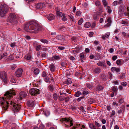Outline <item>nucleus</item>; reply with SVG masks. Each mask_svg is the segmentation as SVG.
<instances>
[{
	"label": "nucleus",
	"mask_w": 129,
	"mask_h": 129,
	"mask_svg": "<svg viewBox=\"0 0 129 129\" xmlns=\"http://www.w3.org/2000/svg\"><path fill=\"white\" fill-rule=\"evenodd\" d=\"M23 29L26 31L30 33L37 34L42 29L41 25L33 21L25 23Z\"/></svg>",
	"instance_id": "1"
},
{
	"label": "nucleus",
	"mask_w": 129,
	"mask_h": 129,
	"mask_svg": "<svg viewBox=\"0 0 129 129\" xmlns=\"http://www.w3.org/2000/svg\"><path fill=\"white\" fill-rule=\"evenodd\" d=\"M15 95V91L13 90H10L7 91L4 94V98H0V103L3 105V109L6 110L7 109L8 104L9 103L7 99L10 100L13 95Z\"/></svg>",
	"instance_id": "2"
},
{
	"label": "nucleus",
	"mask_w": 129,
	"mask_h": 129,
	"mask_svg": "<svg viewBox=\"0 0 129 129\" xmlns=\"http://www.w3.org/2000/svg\"><path fill=\"white\" fill-rule=\"evenodd\" d=\"M8 9L7 5L5 4L1 5L0 6V16L4 17L8 12Z\"/></svg>",
	"instance_id": "3"
},
{
	"label": "nucleus",
	"mask_w": 129,
	"mask_h": 129,
	"mask_svg": "<svg viewBox=\"0 0 129 129\" xmlns=\"http://www.w3.org/2000/svg\"><path fill=\"white\" fill-rule=\"evenodd\" d=\"M16 16L14 13L10 14L8 18V21L12 24L15 25L18 22Z\"/></svg>",
	"instance_id": "4"
},
{
	"label": "nucleus",
	"mask_w": 129,
	"mask_h": 129,
	"mask_svg": "<svg viewBox=\"0 0 129 129\" xmlns=\"http://www.w3.org/2000/svg\"><path fill=\"white\" fill-rule=\"evenodd\" d=\"M10 103V104L12 105L13 106V109L15 112L19 111L20 109V106L16 103H14L12 101L9 102Z\"/></svg>",
	"instance_id": "5"
},
{
	"label": "nucleus",
	"mask_w": 129,
	"mask_h": 129,
	"mask_svg": "<svg viewBox=\"0 0 129 129\" xmlns=\"http://www.w3.org/2000/svg\"><path fill=\"white\" fill-rule=\"evenodd\" d=\"M0 77L4 83H6L7 80V76L6 72L5 71L0 72Z\"/></svg>",
	"instance_id": "6"
},
{
	"label": "nucleus",
	"mask_w": 129,
	"mask_h": 129,
	"mask_svg": "<svg viewBox=\"0 0 129 129\" xmlns=\"http://www.w3.org/2000/svg\"><path fill=\"white\" fill-rule=\"evenodd\" d=\"M29 93L31 95L36 96L39 93V90L37 88H32L29 90Z\"/></svg>",
	"instance_id": "7"
},
{
	"label": "nucleus",
	"mask_w": 129,
	"mask_h": 129,
	"mask_svg": "<svg viewBox=\"0 0 129 129\" xmlns=\"http://www.w3.org/2000/svg\"><path fill=\"white\" fill-rule=\"evenodd\" d=\"M72 118L70 117L67 118L65 117V123H68V125L66 124H65V126L71 127L73 125V123L72 122V120L71 119Z\"/></svg>",
	"instance_id": "8"
},
{
	"label": "nucleus",
	"mask_w": 129,
	"mask_h": 129,
	"mask_svg": "<svg viewBox=\"0 0 129 129\" xmlns=\"http://www.w3.org/2000/svg\"><path fill=\"white\" fill-rule=\"evenodd\" d=\"M106 22H107V23L104 25V27H108L110 26L111 25V23H112V20L110 17H108L106 18Z\"/></svg>",
	"instance_id": "9"
},
{
	"label": "nucleus",
	"mask_w": 129,
	"mask_h": 129,
	"mask_svg": "<svg viewBox=\"0 0 129 129\" xmlns=\"http://www.w3.org/2000/svg\"><path fill=\"white\" fill-rule=\"evenodd\" d=\"M22 70L21 68L18 69L16 72V76L18 77H20L21 76L22 72Z\"/></svg>",
	"instance_id": "10"
},
{
	"label": "nucleus",
	"mask_w": 129,
	"mask_h": 129,
	"mask_svg": "<svg viewBox=\"0 0 129 129\" xmlns=\"http://www.w3.org/2000/svg\"><path fill=\"white\" fill-rule=\"evenodd\" d=\"M34 100L33 99H31L29 100L27 102V105L28 106L30 107L33 106L35 105Z\"/></svg>",
	"instance_id": "11"
},
{
	"label": "nucleus",
	"mask_w": 129,
	"mask_h": 129,
	"mask_svg": "<svg viewBox=\"0 0 129 129\" xmlns=\"http://www.w3.org/2000/svg\"><path fill=\"white\" fill-rule=\"evenodd\" d=\"M26 93L24 91H21L19 93V96L20 97V100H21V99L24 98L26 96Z\"/></svg>",
	"instance_id": "12"
},
{
	"label": "nucleus",
	"mask_w": 129,
	"mask_h": 129,
	"mask_svg": "<svg viewBox=\"0 0 129 129\" xmlns=\"http://www.w3.org/2000/svg\"><path fill=\"white\" fill-rule=\"evenodd\" d=\"M37 8L38 9H41L45 7V5L42 3H40L36 5Z\"/></svg>",
	"instance_id": "13"
},
{
	"label": "nucleus",
	"mask_w": 129,
	"mask_h": 129,
	"mask_svg": "<svg viewBox=\"0 0 129 129\" xmlns=\"http://www.w3.org/2000/svg\"><path fill=\"white\" fill-rule=\"evenodd\" d=\"M55 16L52 14H50L47 16V18L49 20H51L54 19L55 18Z\"/></svg>",
	"instance_id": "14"
},
{
	"label": "nucleus",
	"mask_w": 129,
	"mask_h": 129,
	"mask_svg": "<svg viewBox=\"0 0 129 129\" xmlns=\"http://www.w3.org/2000/svg\"><path fill=\"white\" fill-rule=\"evenodd\" d=\"M57 14L58 16L60 17H61L63 16L62 20H64V16L63 15L62 13L61 12H59V11H57Z\"/></svg>",
	"instance_id": "15"
},
{
	"label": "nucleus",
	"mask_w": 129,
	"mask_h": 129,
	"mask_svg": "<svg viewBox=\"0 0 129 129\" xmlns=\"http://www.w3.org/2000/svg\"><path fill=\"white\" fill-rule=\"evenodd\" d=\"M50 70L52 72H54L55 70V67L53 63L50 64L49 66Z\"/></svg>",
	"instance_id": "16"
},
{
	"label": "nucleus",
	"mask_w": 129,
	"mask_h": 129,
	"mask_svg": "<svg viewBox=\"0 0 129 129\" xmlns=\"http://www.w3.org/2000/svg\"><path fill=\"white\" fill-rule=\"evenodd\" d=\"M97 65L99 66L105 67V63L103 61H100L99 62L97 63Z\"/></svg>",
	"instance_id": "17"
},
{
	"label": "nucleus",
	"mask_w": 129,
	"mask_h": 129,
	"mask_svg": "<svg viewBox=\"0 0 129 129\" xmlns=\"http://www.w3.org/2000/svg\"><path fill=\"white\" fill-rule=\"evenodd\" d=\"M8 54L7 53H2L0 54V60L2 59L5 56L7 55Z\"/></svg>",
	"instance_id": "18"
},
{
	"label": "nucleus",
	"mask_w": 129,
	"mask_h": 129,
	"mask_svg": "<svg viewBox=\"0 0 129 129\" xmlns=\"http://www.w3.org/2000/svg\"><path fill=\"white\" fill-rule=\"evenodd\" d=\"M101 71V70L99 68H97L95 69L94 70V72L96 74L100 73Z\"/></svg>",
	"instance_id": "19"
},
{
	"label": "nucleus",
	"mask_w": 129,
	"mask_h": 129,
	"mask_svg": "<svg viewBox=\"0 0 129 129\" xmlns=\"http://www.w3.org/2000/svg\"><path fill=\"white\" fill-rule=\"evenodd\" d=\"M52 58L53 60H58L60 58V56H57L56 55H55L52 57Z\"/></svg>",
	"instance_id": "20"
},
{
	"label": "nucleus",
	"mask_w": 129,
	"mask_h": 129,
	"mask_svg": "<svg viewBox=\"0 0 129 129\" xmlns=\"http://www.w3.org/2000/svg\"><path fill=\"white\" fill-rule=\"evenodd\" d=\"M41 42L44 44H48L49 43V41L45 39H42L40 40Z\"/></svg>",
	"instance_id": "21"
},
{
	"label": "nucleus",
	"mask_w": 129,
	"mask_h": 129,
	"mask_svg": "<svg viewBox=\"0 0 129 129\" xmlns=\"http://www.w3.org/2000/svg\"><path fill=\"white\" fill-rule=\"evenodd\" d=\"M48 89L51 92H52L54 89V87L51 84H50L48 86Z\"/></svg>",
	"instance_id": "22"
},
{
	"label": "nucleus",
	"mask_w": 129,
	"mask_h": 129,
	"mask_svg": "<svg viewBox=\"0 0 129 129\" xmlns=\"http://www.w3.org/2000/svg\"><path fill=\"white\" fill-rule=\"evenodd\" d=\"M91 26V24L90 23L88 22H86L84 25V26L86 28H88Z\"/></svg>",
	"instance_id": "23"
},
{
	"label": "nucleus",
	"mask_w": 129,
	"mask_h": 129,
	"mask_svg": "<svg viewBox=\"0 0 129 129\" xmlns=\"http://www.w3.org/2000/svg\"><path fill=\"white\" fill-rule=\"evenodd\" d=\"M34 72L35 74H38L39 72V70L38 69H36L34 70Z\"/></svg>",
	"instance_id": "24"
},
{
	"label": "nucleus",
	"mask_w": 129,
	"mask_h": 129,
	"mask_svg": "<svg viewBox=\"0 0 129 129\" xmlns=\"http://www.w3.org/2000/svg\"><path fill=\"white\" fill-rule=\"evenodd\" d=\"M72 83L71 80L70 78H68L67 80V81L65 82V84H69L71 83Z\"/></svg>",
	"instance_id": "25"
},
{
	"label": "nucleus",
	"mask_w": 129,
	"mask_h": 129,
	"mask_svg": "<svg viewBox=\"0 0 129 129\" xmlns=\"http://www.w3.org/2000/svg\"><path fill=\"white\" fill-rule=\"evenodd\" d=\"M103 88L104 87L103 86L100 85L98 86L97 87V90L99 91L102 90Z\"/></svg>",
	"instance_id": "26"
},
{
	"label": "nucleus",
	"mask_w": 129,
	"mask_h": 129,
	"mask_svg": "<svg viewBox=\"0 0 129 129\" xmlns=\"http://www.w3.org/2000/svg\"><path fill=\"white\" fill-rule=\"evenodd\" d=\"M115 114L116 113L115 111L114 110H113L112 112L111 113V114L110 116L111 117H112L114 115H115Z\"/></svg>",
	"instance_id": "27"
},
{
	"label": "nucleus",
	"mask_w": 129,
	"mask_h": 129,
	"mask_svg": "<svg viewBox=\"0 0 129 129\" xmlns=\"http://www.w3.org/2000/svg\"><path fill=\"white\" fill-rule=\"evenodd\" d=\"M121 23L122 24H124L128 26V23L127 22L124 21H122Z\"/></svg>",
	"instance_id": "28"
},
{
	"label": "nucleus",
	"mask_w": 129,
	"mask_h": 129,
	"mask_svg": "<svg viewBox=\"0 0 129 129\" xmlns=\"http://www.w3.org/2000/svg\"><path fill=\"white\" fill-rule=\"evenodd\" d=\"M81 93L80 91H77L75 94V96L76 97H78L81 94Z\"/></svg>",
	"instance_id": "29"
},
{
	"label": "nucleus",
	"mask_w": 129,
	"mask_h": 129,
	"mask_svg": "<svg viewBox=\"0 0 129 129\" xmlns=\"http://www.w3.org/2000/svg\"><path fill=\"white\" fill-rule=\"evenodd\" d=\"M96 57L95 58L96 60H99L101 59V56L99 54L97 53L96 54Z\"/></svg>",
	"instance_id": "30"
},
{
	"label": "nucleus",
	"mask_w": 129,
	"mask_h": 129,
	"mask_svg": "<svg viewBox=\"0 0 129 129\" xmlns=\"http://www.w3.org/2000/svg\"><path fill=\"white\" fill-rule=\"evenodd\" d=\"M25 58L27 60H30L31 58V56L29 55H27L25 56Z\"/></svg>",
	"instance_id": "31"
},
{
	"label": "nucleus",
	"mask_w": 129,
	"mask_h": 129,
	"mask_svg": "<svg viewBox=\"0 0 129 129\" xmlns=\"http://www.w3.org/2000/svg\"><path fill=\"white\" fill-rule=\"evenodd\" d=\"M102 3L104 7H105L107 5V2L106 0H103Z\"/></svg>",
	"instance_id": "32"
},
{
	"label": "nucleus",
	"mask_w": 129,
	"mask_h": 129,
	"mask_svg": "<svg viewBox=\"0 0 129 129\" xmlns=\"http://www.w3.org/2000/svg\"><path fill=\"white\" fill-rule=\"evenodd\" d=\"M41 47V46L40 45H38L36 47V50L37 51H39Z\"/></svg>",
	"instance_id": "33"
},
{
	"label": "nucleus",
	"mask_w": 129,
	"mask_h": 129,
	"mask_svg": "<svg viewBox=\"0 0 129 129\" xmlns=\"http://www.w3.org/2000/svg\"><path fill=\"white\" fill-rule=\"evenodd\" d=\"M86 86L89 89H91L92 88V86L88 83H87L86 84Z\"/></svg>",
	"instance_id": "34"
},
{
	"label": "nucleus",
	"mask_w": 129,
	"mask_h": 129,
	"mask_svg": "<svg viewBox=\"0 0 129 129\" xmlns=\"http://www.w3.org/2000/svg\"><path fill=\"white\" fill-rule=\"evenodd\" d=\"M53 98L55 100H56L57 98V95L56 93H55L53 94Z\"/></svg>",
	"instance_id": "35"
},
{
	"label": "nucleus",
	"mask_w": 129,
	"mask_h": 129,
	"mask_svg": "<svg viewBox=\"0 0 129 129\" xmlns=\"http://www.w3.org/2000/svg\"><path fill=\"white\" fill-rule=\"evenodd\" d=\"M101 4V3L98 1H96L95 2V5L97 6H100V5Z\"/></svg>",
	"instance_id": "36"
},
{
	"label": "nucleus",
	"mask_w": 129,
	"mask_h": 129,
	"mask_svg": "<svg viewBox=\"0 0 129 129\" xmlns=\"http://www.w3.org/2000/svg\"><path fill=\"white\" fill-rule=\"evenodd\" d=\"M116 64L118 65H119L121 64V62L120 60L118 59L116 61Z\"/></svg>",
	"instance_id": "37"
},
{
	"label": "nucleus",
	"mask_w": 129,
	"mask_h": 129,
	"mask_svg": "<svg viewBox=\"0 0 129 129\" xmlns=\"http://www.w3.org/2000/svg\"><path fill=\"white\" fill-rule=\"evenodd\" d=\"M41 50L44 51H46L48 50V49L46 47H43L42 48Z\"/></svg>",
	"instance_id": "38"
},
{
	"label": "nucleus",
	"mask_w": 129,
	"mask_h": 129,
	"mask_svg": "<svg viewBox=\"0 0 129 129\" xmlns=\"http://www.w3.org/2000/svg\"><path fill=\"white\" fill-rule=\"evenodd\" d=\"M33 45L34 46L36 47L38 45V43L36 41H34L33 43Z\"/></svg>",
	"instance_id": "39"
},
{
	"label": "nucleus",
	"mask_w": 129,
	"mask_h": 129,
	"mask_svg": "<svg viewBox=\"0 0 129 129\" xmlns=\"http://www.w3.org/2000/svg\"><path fill=\"white\" fill-rule=\"evenodd\" d=\"M83 22V20L82 19H81L80 20L78 21V24L79 25L81 24L82 22Z\"/></svg>",
	"instance_id": "40"
},
{
	"label": "nucleus",
	"mask_w": 129,
	"mask_h": 129,
	"mask_svg": "<svg viewBox=\"0 0 129 129\" xmlns=\"http://www.w3.org/2000/svg\"><path fill=\"white\" fill-rule=\"evenodd\" d=\"M76 15L78 16H80L81 15V13L79 11H77L76 12Z\"/></svg>",
	"instance_id": "41"
},
{
	"label": "nucleus",
	"mask_w": 129,
	"mask_h": 129,
	"mask_svg": "<svg viewBox=\"0 0 129 129\" xmlns=\"http://www.w3.org/2000/svg\"><path fill=\"white\" fill-rule=\"evenodd\" d=\"M94 123L95 125L98 127H100L101 126V125H100V124L96 121H95Z\"/></svg>",
	"instance_id": "42"
},
{
	"label": "nucleus",
	"mask_w": 129,
	"mask_h": 129,
	"mask_svg": "<svg viewBox=\"0 0 129 129\" xmlns=\"http://www.w3.org/2000/svg\"><path fill=\"white\" fill-rule=\"evenodd\" d=\"M112 89L114 92H116L117 90V87L116 86H114L113 87Z\"/></svg>",
	"instance_id": "43"
},
{
	"label": "nucleus",
	"mask_w": 129,
	"mask_h": 129,
	"mask_svg": "<svg viewBox=\"0 0 129 129\" xmlns=\"http://www.w3.org/2000/svg\"><path fill=\"white\" fill-rule=\"evenodd\" d=\"M80 57V58L81 59H83L84 58V55L83 53H81L80 55H79Z\"/></svg>",
	"instance_id": "44"
},
{
	"label": "nucleus",
	"mask_w": 129,
	"mask_h": 129,
	"mask_svg": "<svg viewBox=\"0 0 129 129\" xmlns=\"http://www.w3.org/2000/svg\"><path fill=\"white\" fill-rule=\"evenodd\" d=\"M16 67V65L15 64H13L11 66V68L12 70H14Z\"/></svg>",
	"instance_id": "45"
},
{
	"label": "nucleus",
	"mask_w": 129,
	"mask_h": 129,
	"mask_svg": "<svg viewBox=\"0 0 129 129\" xmlns=\"http://www.w3.org/2000/svg\"><path fill=\"white\" fill-rule=\"evenodd\" d=\"M42 76L43 77H45L47 76L46 73L45 71H43L42 73Z\"/></svg>",
	"instance_id": "46"
},
{
	"label": "nucleus",
	"mask_w": 129,
	"mask_h": 129,
	"mask_svg": "<svg viewBox=\"0 0 129 129\" xmlns=\"http://www.w3.org/2000/svg\"><path fill=\"white\" fill-rule=\"evenodd\" d=\"M117 56L114 55L112 57V59L113 61H115L117 59Z\"/></svg>",
	"instance_id": "47"
},
{
	"label": "nucleus",
	"mask_w": 129,
	"mask_h": 129,
	"mask_svg": "<svg viewBox=\"0 0 129 129\" xmlns=\"http://www.w3.org/2000/svg\"><path fill=\"white\" fill-rule=\"evenodd\" d=\"M108 76L110 79H111L112 78V75L111 72H109L108 73Z\"/></svg>",
	"instance_id": "48"
},
{
	"label": "nucleus",
	"mask_w": 129,
	"mask_h": 129,
	"mask_svg": "<svg viewBox=\"0 0 129 129\" xmlns=\"http://www.w3.org/2000/svg\"><path fill=\"white\" fill-rule=\"evenodd\" d=\"M45 82H49L50 81L49 80V79L48 78L46 77L45 78Z\"/></svg>",
	"instance_id": "49"
},
{
	"label": "nucleus",
	"mask_w": 129,
	"mask_h": 129,
	"mask_svg": "<svg viewBox=\"0 0 129 129\" xmlns=\"http://www.w3.org/2000/svg\"><path fill=\"white\" fill-rule=\"evenodd\" d=\"M80 124H79V125H76L75 126H74V127H73L72 128V129H77L76 128H78V126H80Z\"/></svg>",
	"instance_id": "50"
},
{
	"label": "nucleus",
	"mask_w": 129,
	"mask_h": 129,
	"mask_svg": "<svg viewBox=\"0 0 129 129\" xmlns=\"http://www.w3.org/2000/svg\"><path fill=\"white\" fill-rule=\"evenodd\" d=\"M8 59L9 60H12L14 59V58L12 56H9V57Z\"/></svg>",
	"instance_id": "51"
},
{
	"label": "nucleus",
	"mask_w": 129,
	"mask_h": 129,
	"mask_svg": "<svg viewBox=\"0 0 129 129\" xmlns=\"http://www.w3.org/2000/svg\"><path fill=\"white\" fill-rule=\"evenodd\" d=\"M47 56V54L46 53H44L42 54L41 56L43 58H45Z\"/></svg>",
	"instance_id": "52"
},
{
	"label": "nucleus",
	"mask_w": 129,
	"mask_h": 129,
	"mask_svg": "<svg viewBox=\"0 0 129 129\" xmlns=\"http://www.w3.org/2000/svg\"><path fill=\"white\" fill-rule=\"evenodd\" d=\"M84 96L81 97L79 98H78L77 100V101L79 102L81 99L84 98Z\"/></svg>",
	"instance_id": "53"
},
{
	"label": "nucleus",
	"mask_w": 129,
	"mask_h": 129,
	"mask_svg": "<svg viewBox=\"0 0 129 129\" xmlns=\"http://www.w3.org/2000/svg\"><path fill=\"white\" fill-rule=\"evenodd\" d=\"M63 90L62 89H61L60 90V95L64 94V93L63 92Z\"/></svg>",
	"instance_id": "54"
},
{
	"label": "nucleus",
	"mask_w": 129,
	"mask_h": 129,
	"mask_svg": "<svg viewBox=\"0 0 129 129\" xmlns=\"http://www.w3.org/2000/svg\"><path fill=\"white\" fill-rule=\"evenodd\" d=\"M121 85L124 86H125L127 85L126 82H121Z\"/></svg>",
	"instance_id": "55"
},
{
	"label": "nucleus",
	"mask_w": 129,
	"mask_h": 129,
	"mask_svg": "<svg viewBox=\"0 0 129 129\" xmlns=\"http://www.w3.org/2000/svg\"><path fill=\"white\" fill-rule=\"evenodd\" d=\"M117 1H115L112 3V5L113 6H115L117 5Z\"/></svg>",
	"instance_id": "56"
},
{
	"label": "nucleus",
	"mask_w": 129,
	"mask_h": 129,
	"mask_svg": "<svg viewBox=\"0 0 129 129\" xmlns=\"http://www.w3.org/2000/svg\"><path fill=\"white\" fill-rule=\"evenodd\" d=\"M110 33L109 32H108L105 35V37L107 38H108L110 35Z\"/></svg>",
	"instance_id": "57"
},
{
	"label": "nucleus",
	"mask_w": 129,
	"mask_h": 129,
	"mask_svg": "<svg viewBox=\"0 0 129 129\" xmlns=\"http://www.w3.org/2000/svg\"><path fill=\"white\" fill-rule=\"evenodd\" d=\"M93 123H89V127L91 129L92 127H93Z\"/></svg>",
	"instance_id": "58"
},
{
	"label": "nucleus",
	"mask_w": 129,
	"mask_h": 129,
	"mask_svg": "<svg viewBox=\"0 0 129 129\" xmlns=\"http://www.w3.org/2000/svg\"><path fill=\"white\" fill-rule=\"evenodd\" d=\"M122 34L124 37H125L126 38V35L127 34H126L124 32H122Z\"/></svg>",
	"instance_id": "59"
},
{
	"label": "nucleus",
	"mask_w": 129,
	"mask_h": 129,
	"mask_svg": "<svg viewBox=\"0 0 129 129\" xmlns=\"http://www.w3.org/2000/svg\"><path fill=\"white\" fill-rule=\"evenodd\" d=\"M102 47L100 46H98L97 47L96 50L97 51H100L101 50Z\"/></svg>",
	"instance_id": "60"
},
{
	"label": "nucleus",
	"mask_w": 129,
	"mask_h": 129,
	"mask_svg": "<svg viewBox=\"0 0 129 129\" xmlns=\"http://www.w3.org/2000/svg\"><path fill=\"white\" fill-rule=\"evenodd\" d=\"M107 7L108 9V12L109 13H110L111 12V10L110 9V7L109 6H107Z\"/></svg>",
	"instance_id": "61"
},
{
	"label": "nucleus",
	"mask_w": 129,
	"mask_h": 129,
	"mask_svg": "<svg viewBox=\"0 0 129 129\" xmlns=\"http://www.w3.org/2000/svg\"><path fill=\"white\" fill-rule=\"evenodd\" d=\"M93 33L92 32H90L89 33V36L90 37H92L93 35Z\"/></svg>",
	"instance_id": "62"
},
{
	"label": "nucleus",
	"mask_w": 129,
	"mask_h": 129,
	"mask_svg": "<svg viewBox=\"0 0 129 129\" xmlns=\"http://www.w3.org/2000/svg\"><path fill=\"white\" fill-rule=\"evenodd\" d=\"M58 49L60 50H63L64 49V47H63L59 46L58 47Z\"/></svg>",
	"instance_id": "63"
},
{
	"label": "nucleus",
	"mask_w": 129,
	"mask_h": 129,
	"mask_svg": "<svg viewBox=\"0 0 129 129\" xmlns=\"http://www.w3.org/2000/svg\"><path fill=\"white\" fill-rule=\"evenodd\" d=\"M92 126L93 127H92L91 129H99V128H97L94 125V124H93Z\"/></svg>",
	"instance_id": "64"
}]
</instances>
